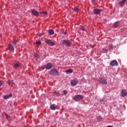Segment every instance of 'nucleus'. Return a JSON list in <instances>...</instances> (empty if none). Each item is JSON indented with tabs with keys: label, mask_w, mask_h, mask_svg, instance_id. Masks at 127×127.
<instances>
[{
	"label": "nucleus",
	"mask_w": 127,
	"mask_h": 127,
	"mask_svg": "<svg viewBox=\"0 0 127 127\" xmlns=\"http://www.w3.org/2000/svg\"><path fill=\"white\" fill-rule=\"evenodd\" d=\"M36 44L38 45H40V44H41V42H40V41H36Z\"/></svg>",
	"instance_id": "nucleus-25"
},
{
	"label": "nucleus",
	"mask_w": 127,
	"mask_h": 127,
	"mask_svg": "<svg viewBox=\"0 0 127 127\" xmlns=\"http://www.w3.org/2000/svg\"><path fill=\"white\" fill-rule=\"evenodd\" d=\"M40 14H44V15H46V14H47V12H46V11H41V12H40Z\"/></svg>",
	"instance_id": "nucleus-21"
},
{
	"label": "nucleus",
	"mask_w": 127,
	"mask_h": 127,
	"mask_svg": "<svg viewBox=\"0 0 127 127\" xmlns=\"http://www.w3.org/2000/svg\"><path fill=\"white\" fill-rule=\"evenodd\" d=\"M17 43V41H15V40H13V45H16Z\"/></svg>",
	"instance_id": "nucleus-27"
},
{
	"label": "nucleus",
	"mask_w": 127,
	"mask_h": 127,
	"mask_svg": "<svg viewBox=\"0 0 127 127\" xmlns=\"http://www.w3.org/2000/svg\"><path fill=\"white\" fill-rule=\"evenodd\" d=\"M57 108V107L55 104H52L50 106V109L53 111L56 110Z\"/></svg>",
	"instance_id": "nucleus-15"
},
{
	"label": "nucleus",
	"mask_w": 127,
	"mask_h": 127,
	"mask_svg": "<svg viewBox=\"0 0 127 127\" xmlns=\"http://www.w3.org/2000/svg\"><path fill=\"white\" fill-rule=\"evenodd\" d=\"M52 67H53V65L51 63L47 64L45 66V68L46 69H47V70H50V69H51Z\"/></svg>",
	"instance_id": "nucleus-8"
},
{
	"label": "nucleus",
	"mask_w": 127,
	"mask_h": 127,
	"mask_svg": "<svg viewBox=\"0 0 127 127\" xmlns=\"http://www.w3.org/2000/svg\"><path fill=\"white\" fill-rule=\"evenodd\" d=\"M127 1V0H122L120 2H119V4L121 6V7H123L125 5V4L126 3Z\"/></svg>",
	"instance_id": "nucleus-10"
},
{
	"label": "nucleus",
	"mask_w": 127,
	"mask_h": 127,
	"mask_svg": "<svg viewBox=\"0 0 127 127\" xmlns=\"http://www.w3.org/2000/svg\"><path fill=\"white\" fill-rule=\"evenodd\" d=\"M31 13L33 14V15H34L35 16H38L39 14H40V12H38L37 10L33 9L31 10Z\"/></svg>",
	"instance_id": "nucleus-5"
},
{
	"label": "nucleus",
	"mask_w": 127,
	"mask_h": 127,
	"mask_svg": "<svg viewBox=\"0 0 127 127\" xmlns=\"http://www.w3.org/2000/svg\"><path fill=\"white\" fill-rule=\"evenodd\" d=\"M64 96L67 95V90L64 91Z\"/></svg>",
	"instance_id": "nucleus-30"
},
{
	"label": "nucleus",
	"mask_w": 127,
	"mask_h": 127,
	"mask_svg": "<svg viewBox=\"0 0 127 127\" xmlns=\"http://www.w3.org/2000/svg\"><path fill=\"white\" fill-rule=\"evenodd\" d=\"M45 42L47 44H48V45H49L50 46H54L55 45V43L49 39L45 40Z\"/></svg>",
	"instance_id": "nucleus-4"
},
{
	"label": "nucleus",
	"mask_w": 127,
	"mask_h": 127,
	"mask_svg": "<svg viewBox=\"0 0 127 127\" xmlns=\"http://www.w3.org/2000/svg\"><path fill=\"white\" fill-rule=\"evenodd\" d=\"M101 104H105V103H104V101L103 100H101Z\"/></svg>",
	"instance_id": "nucleus-35"
},
{
	"label": "nucleus",
	"mask_w": 127,
	"mask_h": 127,
	"mask_svg": "<svg viewBox=\"0 0 127 127\" xmlns=\"http://www.w3.org/2000/svg\"><path fill=\"white\" fill-rule=\"evenodd\" d=\"M7 83L8 84V85H10L11 84H12V81L11 80H8L7 81Z\"/></svg>",
	"instance_id": "nucleus-24"
},
{
	"label": "nucleus",
	"mask_w": 127,
	"mask_h": 127,
	"mask_svg": "<svg viewBox=\"0 0 127 127\" xmlns=\"http://www.w3.org/2000/svg\"><path fill=\"white\" fill-rule=\"evenodd\" d=\"M61 43L63 45H65V46H67L68 47H70L72 43L70 42L69 40H63L61 41Z\"/></svg>",
	"instance_id": "nucleus-2"
},
{
	"label": "nucleus",
	"mask_w": 127,
	"mask_h": 127,
	"mask_svg": "<svg viewBox=\"0 0 127 127\" xmlns=\"http://www.w3.org/2000/svg\"><path fill=\"white\" fill-rule=\"evenodd\" d=\"M65 73L66 74H72V73H73V70H72L71 69H68L65 71Z\"/></svg>",
	"instance_id": "nucleus-18"
},
{
	"label": "nucleus",
	"mask_w": 127,
	"mask_h": 127,
	"mask_svg": "<svg viewBox=\"0 0 127 127\" xmlns=\"http://www.w3.org/2000/svg\"><path fill=\"white\" fill-rule=\"evenodd\" d=\"M6 119H9V116L7 115H6Z\"/></svg>",
	"instance_id": "nucleus-33"
},
{
	"label": "nucleus",
	"mask_w": 127,
	"mask_h": 127,
	"mask_svg": "<svg viewBox=\"0 0 127 127\" xmlns=\"http://www.w3.org/2000/svg\"><path fill=\"white\" fill-rule=\"evenodd\" d=\"M50 75L52 76H58L59 75V72L56 68H52L50 71Z\"/></svg>",
	"instance_id": "nucleus-1"
},
{
	"label": "nucleus",
	"mask_w": 127,
	"mask_h": 127,
	"mask_svg": "<svg viewBox=\"0 0 127 127\" xmlns=\"http://www.w3.org/2000/svg\"><path fill=\"white\" fill-rule=\"evenodd\" d=\"M11 97H12V94L6 95L4 96V99H5V100H6L7 99H9V98H11Z\"/></svg>",
	"instance_id": "nucleus-16"
},
{
	"label": "nucleus",
	"mask_w": 127,
	"mask_h": 127,
	"mask_svg": "<svg viewBox=\"0 0 127 127\" xmlns=\"http://www.w3.org/2000/svg\"><path fill=\"white\" fill-rule=\"evenodd\" d=\"M2 84H3V83H2V81L0 80V87H1V85H2Z\"/></svg>",
	"instance_id": "nucleus-31"
},
{
	"label": "nucleus",
	"mask_w": 127,
	"mask_h": 127,
	"mask_svg": "<svg viewBox=\"0 0 127 127\" xmlns=\"http://www.w3.org/2000/svg\"><path fill=\"white\" fill-rule=\"evenodd\" d=\"M34 57H35V58H36V59H38V58H39V55L37 54H36L34 55Z\"/></svg>",
	"instance_id": "nucleus-23"
},
{
	"label": "nucleus",
	"mask_w": 127,
	"mask_h": 127,
	"mask_svg": "<svg viewBox=\"0 0 127 127\" xmlns=\"http://www.w3.org/2000/svg\"><path fill=\"white\" fill-rule=\"evenodd\" d=\"M103 51L104 53H107L108 52V49H103Z\"/></svg>",
	"instance_id": "nucleus-28"
},
{
	"label": "nucleus",
	"mask_w": 127,
	"mask_h": 127,
	"mask_svg": "<svg viewBox=\"0 0 127 127\" xmlns=\"http://www.w3.org/2000/svg\"><path fill=\"white\" fill-rule=\"evenodd\" d=\"M79 28H80V30H82V31H85V29L84 28V26H80Z\"/></svg>",
	"instance_id": "nucleus-22"
},
{
	"label": "nucleus",
	"mask_w": 127,
	"mask_h": 127,
	"mask_svg": "<svg viewBox=\"0 0 127 127\" xmlns=\"http://www.w3.org/2000/svg\"><path fill=\"white\" fill-rule=\"evenodd\" d=\"M102 120V117H101V116H99L98 117H97V121H101Z\"/></svg>",
	"instance_id": "nucleus-29"
},
{
	"label": "nucleus",
	"mask_w": 127,
	"mask_h": 127,
	"mask_svg": "<svg viewBox=\"0 0 127 127\" xmlns=\"http://www.w3.org/2000/svg\"><path fill=\"white\" fill-rule=\"evenodd\" d=\"M120 23H121V22L120 21L116 22L114 25V27H115V28H118L119 25H120Z\"/></svg>",
	"instance_id": "nucleus-14"
},
{
	"label": "nucleus",
	"mask_w": 127,
	"mask_h": 127,
	"mask_svg": "<svg viewBox=\"0 0 127 127\" xmlns=\"http://www.w3.org/2000/svg\"><path fill=\"white\" fill-rule=\"evenodd\" d=\"M49 34H50V35H53V34H54V30L50 29L49 30Z\"/></svg>",
	"instance_id": "nucleus-19"
},
{
	"label": "nucleus",
	"mask_w": 127,
	"mask_h": 127,
	"mask_svg": "<svg viewBox=\"0 0 127 127\" xmlns=\"http://www.w3.org/2000/svg\"><path fill=\"white\" fill-rule=\"evenodd\" d=\"M114 47L113 46V45L112 44H110V45H109V50H112V49H113V48Z\"/></svg>",
	"instance_id": "nucleus-26"
},
{
	"label": "nucleus",
	"mask_w": 127,
	"mask_h": 127,
	"mask_svg": "<svg viewBox=\"0 0 127 127\" xmlns=\"http://www.w3.org/2000/svg\"><path fill=\"white\" fill-rule=\"evenodd\" d=\"M121 96L122 97H126L127 95V91H126V90L123 89L122 91H121Z\"/></svg>",
	"instance_id": "nucleus-11"
},
{
	"label": "nucleus",
	"mask_w": 127,
	"mask_h": 127,
	"mask_svg": "<svg viewBox=\"0 0 127 127\" xmlns=\"http://www.w3.org/2000/svg\"><path fill=\"white\" fill-rule=\"evenodd\" d=\"M71 86H76L78 84V81L77 80H72L70 82Z\"/></svg>",
	"instance_id": "nucleus-12"
},
{
	"label": "nucleus",
	"mask_w": 127,
	"mask_h": 127,
	"mask_svg": "<svg viewBox=\"0 0 127 127\" xmlns=\"http://www.w3.org/2000/svg\"><path fill=\"white\" fill-rule=\"evenodd\" d=\"M62 33L63 34H66V32H64V31H62Z\"/></svg>",
	"instance_id": "nucleus-34"
},
{
	"label": "nucleus",
	"mask_w": 127,
	"mask_h": 127,
	"mask_svg": "<svg viewBox=\"0 0 127 127\" xmlns=\"http://www.w3.org/2000/svg\"><path fill=\"white\" fill-rule=\"evenodd\" d=\"M21 65V64L19 63H17L15 64H14V67L15 68H18V67H20Z\"/></svg>",
	"instance_id": "nucleus-17"
},
{
	"label": "nucleus",
	"mask_w": 127,
	"mask_h": 127,
	"mask_svg": "<svg viewBox=\"0 0 127 127\" xmlns=\"http://www.w3.org/2000/svg\"><path fill=\"white\" fill-rule=\"evenodd\" d=\"M99 82L103 85H107V79L105 78H100L98 80Z\"/></svg>",
	"instance_id": "nucleus-6"
},
{
	"label": "nucleus",
	"mask_w": 127,
	"mask_h": 127,
	"mask_svg": "<svg viewBox=\"0 0 127 127\" xmlns=\"http://www.w3.org/2000/svg\"><path fill=\"white\" fill-rule=\"evenodd\" d=\"M8 48L10 51H12V50H13V49H14L13 46H12V44H8Z\"/></svg>",
	"instance_id": "nucleus-13"
},
{
	"label": "nucleus",
	"mask_w": 127,
	"mask_h": 127,
	"mask_svg": "<svg viewBox=\"0 0 127 127\" xmlns=\"http://www.w3.org/2000/svg\"><path fill=\"white\" fill-rule=\"evenodd\" d=\"M110 65L111 66H118V65H119V64L116 60H113L111 62Z\"/></svg>",
	"instance_id": "nucleus-9"
},
{
	"label": "nucleus",
	"mask_w": 127,
	"mask_h": 127,
	"mask_svg": "<svg viewBox=\"0 0 127 127\" xmlns=\"http://www.w3.org/2000/svg\"><path fill=\"white\" fill-rule=\"evenodd\" d=\"M73 11H75V12H77L79 11V8L77 7H74L73 9Z\"/></svg>",
	"instance_id": "nucleus-20"
},
{
	"label": "nucleus",
	"mask_w": 127,
	"mask_h": 127,
	"mask_svg": "<svg viewBox=\"0 0 127 127\" xmlns=\"http://www.w3.org/2000/svg\"><path fill=\"white\" fill-rule=\"evenodd\" d=\"M102 11H103V10H102L101 9H95L93 10V13L94 14H101V12H102Z\"/></svg>",
	"instance_id": "nucleus-7"
},
{
	"label": "nucleus",
	"mask_w": 127,
	"mask_h": 127,
	"mask_svg": "<svg viewBox=\"0 0 127 127\" xmlns=\"http://www.w3.org/2000/svg\"><path fill=\"white\" fill-rule=\"evenodd\" d=\"M92 2H93V3H95V1H96V0H91Z\"/></svg>",
	"instance_id": "nucleus-32"
},
{
	"label": "nucleus",
	"mask_w": 127,
	"mask_h": 127,
	"mask_svg": "<svg viewBox=\"0 0 127 127\" xmlns=\"http://www.w3.org/2000/svg\"><path fill=\"white\" fill-rule=\"evenodd\" d=\"M84 98V96L82 95H76L73 97V100L75 102H78V101H80Z\"/></svg>",
	"instance_id": "nucleus-3"
}]
</instances>
